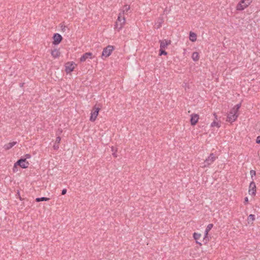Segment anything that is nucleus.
Masks as SVG:
<instances>
[{
	"label": "nucleus",
	"mask_w": 260,
	"mask_h": 260,
	"mask_svg": "<svg viewBox=\"0 0 260 260\" xmlns=\"http://www.w3.org/2000/svg\"><path fill=\"white\" fill-rule=\"evenodd\" d=\"M214 116L215 117V120L213 121V122H212L211 124V127H214V126H216L217 127V128H219L220 127V123L219 122H217L216 121V120L217 119V116L216 115V114L215 113L214 114Z\"/></svg>",
	"instance_id": "16"
},
{
	"label": "nucleus",
	"mask_w": 260,
	"mask_h": 260,
	"mask_svg": "<svg viewBox=\"0 0 260 260\" xmlns=\"http://www.w3.org/2000/svg\"><path fill=\"white\" fill-rule=\"evenodd\" d=\"M189 40L191 42H195L197 40V35L192 31L189 33Z\"/></svg>",
	"instance_id": "20"
},
{
	"label": "nucleus",
	"mask_w": 260,
	"mask_h": 260,
	"mask_svg": "<svg viewBox=\"0 0 260 260\" xmlns=\"http://www.w3.org/2000/svg\"><path fill=\"white\" fill-rule=\"evenodd\" d=\"M62 39V38L59 34H55L53 36V44L54 45H57L60 43Z\"/></svg>",
	"instance_id": "12"
},
{
	"label": "nucleus",
	"mask_w": 260,
	"mask_h": 260,
	"mask_svg": "<svg viewBox=\"0 0 260 260\" xmlns=\"http://www.w3.org/2000/svg\"><path fill=\"white\" fill-rule=\"evenodd\" d=\"M213 224H212V223H210V224H209L207 225V228H206V230H205L206 232H209V231H210L212 229V228H213Z\"/></svg>",
	"instance_id": "25"
},
{
	"label": "nucleus",
	"mask_w": 260,
	"mask_h": 260,
	"mask_svg": "<svg viewBox=\"0 0 260 260\" xmlns=\"http://www.w3.org/2000/svg\"><path fill=\"white\" fill-rule=\"evenodd\" d=\"M250 175H251V178H252L253 176H255L256 175V172L254 170H251L250 171Z\"/></svg>",
	"instance_id": "28"
},
{
	"label": "nucleus",
	"mask_w": 260,
	"mask_h": 260,
	"mask_svg": "<svg viewBox=\"0 0 260 260\" xmlns=\"http://www.w3.org/2000/svg\"><path fill=\"white\" fill-rule=\"evenodd\" d=\"M31 157V155L29 154H26L25 155V158L26 159L27 158H30Z\"/></svg>",
	"instance_id": "31"
},
{
	"label": "nucleus",
	"mask_w": 260,
	"mask_h": 260,
	"mask_svg": "<svg viewBox=\"0 0 260 260\" xmlns=\"http://www.w3.org/2000/svg\"><path fill=\"white\" fill-rule=\"evenodd\" d=\"M249 193L252 195H255L256 192V185L255 183L253 181V179H252V181L250 182L249 187Z\"/></svg>",
	"instance_id": "10"
},
{
	"label": "nucleus",
	"mask_w": 260,
	"mask_h": 260,
	"mask_svg": "<svg viewBox=\"0 0 260 260\" xmlns=\"http://www.w3.org/2000/svg\"><path fill=\"white\" fill-rule=\"evenodd\" d=\"M252 2V0H241L236 6V10H244L250 5Z\"/></svg>",
	"instance_id": "3"
},
{
	"label": "nucleus",
	"mask_w": 260,
	"mask_h": 260,
	"mask_svg": "<svg viewBox=\"0 0 260 260\" xmlns=\"http://www.w3.org/2000/svg\"><path fill=\"white\" fill-rule=\"evenodd\" d=\"M216 158L217 157L213 153H211L205 160L201 167L203 168L209 167L216 160Z\"/></svg>",
	"instance_id": "4"
},
{
	"label": "nucleus",
	"mask_w": 260,
	"mask_h": 260,
	"mask_svg": "<svg viewBox=\"0 0 260 260\" xmlns=\"http://www.w3.org/2000/svg\"><path fill=\"white\" fill-rule=\"evenodd\" d=\"M49 198L42 197V198H38L36 199V201L37 202H39L41 201H47L49 200Z\"/></svg>",
	"instance_id": "22"
},
{
	"label": "nucleus",
	"mask_w": 260,
	"mask_h": 260,
	"mask_svg": "<svg viewBox=\"0 0 260 260\" xmlns=\"http://www.w3.org/2000/svg\"><path fill=\"white\" fill-rule=\"evenodd\" d=\"M100 109H101V108L99 106L97 107L96 105H95L93 107L91 112V115L90 117V120L91 121L93 122L96 120L97 116L99 115V113Z\"/></svg>",
	"instance_id": "5"
},
{
	"label": "nucleus",
	"mask_w": 260,
	"mask_h": 260,
	"mask_svg": "<svg viewBox=\"0 0 260 260\" xmlns=\"http://www.w3.org/2000/svg\"><path fill=\"white\" fill-rule=\"evenodd\" d=\"M238 115V113L237 112L235 111V112H233V110L231 109L229 114H228L227 121L232 123L237 119Z\"/></svg>",
	"instance_id": "7"
},
{
	"label": "nucleus",
	"mask_w": 260,
	"mask_h": 260,
	"mask_svg": "<svg viewBox=\"0 0 260 260\" xmlns=\"http://www.w3.org/2000/svg\"><path fill=\"white\" fill-rule=\"evenodd\" d=\"M191 57L193 61H198L199 59V53L197 52H194L192 54Z\"/></svg>",
	"instance_id": "21"
},
{
	"label": "nucleus",
	"mask_w": 260,
	"mask_h": 260,
	"mask_svg": "<svg viewBox=\"0 0 260 260\" xmlns=\"http://www.w3.org/2000/svg\"><path fill=\"white\" fill-rule=\"evenodd\" d=\"M129 10L130 6L129 5H125L123 7V8L120 9V12L118 15H121V17H124V15L127 14Z\"/></svg>",
	"instance_id": "9"
},
{
	"label": "nucleus",
	"mask_w": 260,
	"mask_h": 260,
	"mask_svg": "<svg viewBox=\"0 0 260 260\" xmlns=\"http://www.w3.org/2000/svg\"><path fill=\"white\" fill-rule=\"evenodd\" d=\"M202 235L200 233H194L193 234V237L196 241V243L199 244L200 245H202L201 243L198 242V240L201 238Z\"/></svg>",
	"instance_id": "18"
},
{
	"label": "nucleus",
	"mask_w": 260,
	"mask_h": 260,
	"mask_svg": "<svg viewBox=\"0 0 260 260\" xmlns=\"http://www.w3.org/2000/svg\"><path fill=\"white\" fill-rule=\"evenodd\" d=\"M51 54L54 58H58L60 56V52L59 49H54L51 50Z\"/></svg>",
	"instance_id": "15"
},
{
	"label": "nucleus",
	"mask_w": 260,
	"mask_h": 260,
	"mask_svg": "<svg viewBox=\"0 0 260 260\" xmlns=\"http://www.w3.org/2000/svg\"><path fill=\"white\" fill-rule=\"evenodd\" d=\"M248 202V199L247 197L245 198L244 199V203H247Z\"/></svg>",
	"instance_id": "35"
},
{
	"label": "nucleus",
	"mask_w": 260,
	"mask_h": 260,
	"mask_svg": "<svg viewBox=\"0 0 260 260\" xmlns=\"http://www.w3.org/2000/svg\"><path fill=\"white\" fill-rule=\"evenodd\" d=\"M111 150H112V151L113 152V153H112L113 156L114 157H117V153H116L117 150H116V149H115V148H114V147H111Z\"/></svg>",
	"instance_id": "24"
},
{
	"label": "nucleus",
	"mask_w": 260,
	"mask_h": 260,
	"mask_svg": "<svg viewBox=\"0 0 260 260\" xmlns=\"http://www.w3.org/2000/svg\"><path fill=\"white\" fill-rule=\"evenodd\" d=\"M241 107V104H239L236 105L234 107L232 108V110H233V112H235V111L238 112L239 109Z\"/></svg>",
	"instance_id": "23"
},
{
	"label": "nucleus",
	"mask_w": 260,
	"mask_h": 260,
	"mask_svg": "<svg viewBox=\"0 0 260 260\" xmlns=\"http://www.w3.org/2000/svg\"><path fill=\"white\" fill-rule=\"evenodd\" d=\"M164 22L163 18L160 17L158 18V19L156 20L155 25L156 27V28H159L161 26L162 24Z\"/></svg>",
	"instance_id": "19"
},
{
	"label": "nucleus",
	"mask_w": 260,
	"mask_h": 260,
	"mask_svg": "<svg viewBox=\"0 0 260 260\" xmlns=\"http://www.w3.org/2000/svg\"><path fill=\"white\" fill-rule=\"evenodd\" d=\"M66 193H67V189H63L62 190L61 194H62V195H64V194H65Z\"/></svg>",
	"instance_id": "33"
},
{
	"label": "nucleus",
	"mask_w": 260,
	"mask_h": 260,
	"mask_svg": "<svg viewBox=\"0 0 260 260\" xmlns=\"http://www.w3.org/2000/svg\"><path fill=\"white\" fill-rule=\"evenodd\" d=\"M16 142H10L8 144H6L4 145V148L6 150H9L11 148H12L15 144H16Z\"/></svg>",
	"instance_id": "17"
},
{
	"label": "nucleus",
	"mask_w": 260,
	"mask_h": 260,
	"mask_svg": "<svg viewBox=\"0 0 260 260\" xmlns=\"http://www.w3.org/2000/svg\"><path fill=\"white\" fill-rule=\"evenodd\" d=\"M160 48L161 49H165L167 48L168 46L171 44V41L170 40H160Z\"/></svg>",
	"instance_id": "11"
},
{
	"label": "nucleus",
	"mask_w": 260,
	"mask_h": 260,
	"mask_svg": "<svg viewBox=\"0 0 260 260\" xmlns=\"http://www.w3.org/2000/svg\"><path fill=\"white\" fill-rule=\"evenodd\" d=\"M199 119V115L197 114H192L191 115L190 123L192 125H196Z\"/></svg>",
	"instance_id": "14"
},
{
	"label": "nucleus",
	"mask_w": 260,
	"mask_h": 260,
	"mask_svg": "<svg viewBox=\"0 0 260 260\" xmlns=\"http://www.w3.org/2000/svg\"><path fill=\"white\" fill-rule=\"evenodd\" d=\"M256 142L257 143L260 144V136L257 137Z\"/></svg>",
	"instance_id": "32"
},
{
	"label": "nucleus",
	"mask_w": 260,
	"mask_h": 260,
	"mask_svg": "<svg viewBox=\"0 0 260 260\" xmlns=\"http://www.w3.org/2000/svg\"><path fill=\"white\" fill-rule=\"evenodd\" d=\"M248 220L254 221L255 220V216L253 214H250L248 217Z\"/></svg>",
	"instance_id": "27"
},
{
	"label": "nucleus",
	"mask_w": 260,
	"mask_h": 260,
	"mask_svg": "<svg viewBox=\"0 0 260 260\" xmlns=\"http://www.w3.org/2000/svg\"><path fill=\"white\" fill-rule=\"evenodd\" d=\"M77 67V64L73 61L67 62L64 64L65 71L67 74H69L74 71Z\"/></svg>",
	"instance_id": "6"
},
{
	"label": "nucleus",
	"mask_w": 260,
	"mask_h": 260,
	"mask_svg": "<svg viewBox=\"0 0 260 260\" xmlns=\"http://www.w3.org/2000/svg\"><path fill=\"white\" fill-rule=\"evenodd\" d=\"M208 233L209 232H207L206 231L205 232V236H204V239H206L207 238L208 235Z\"/></svg>",
	"instance_id": "34"
},
{
	"label": "nucleus",
	"mask_w": 260,
	"mask_h": 260,
	"mask_svg": "<svg viewBox=\"0 0 260 260\" xmlns=\"http://www.w3.org/2000/svg\"><path fill=\"white\" fill-rule=\"evenodd\" d=\"M61 141V138L60 137H57L55 140V143L59 144Z\"/></svg>",
	"instance_id": "29"
},
{
	"label": "nucleus",
	"mask_w": 260,
	"mask_h": 260,
	"mask_svg": "<svg viewBox=\"0 0 260 260\" xmlns=\"http://www.w3.org/2000/svg\"><path fill=\"white\" fill-rule=\"evenodd\" d=\"M53 148L55 150H57L59 148V144L55 143L53 145Z\"/></svg>",
	"instance_id": "30"
},
{
	"label": "nucleus",
	"mask_w": 260,
	"mask_h": 260,
	"mask_svg": "<svg viewBox=\"0 0 260 260\" xmlns=\"http://www.w3.org/2000/svg\"><path fill=\"white\" fill-rule=\"evenodd\" d=\"M29 162L26 161L25 158H21L19 159L16 163L14 164L13 171L14 172L16 171V169L17 168V166H19L21 168L23 169L27 168L29 166Z\"/></svg>",
	"instance_id": "2"
},
{
	"label": "nucleus",
	"mask_w": 260,
	"mask_h": 260,
	"mask_svg": "<svg viewBox=\"0 0 260 260\" xmlns=\"http://www.w3.org/2000/svg\"><path fill=\"white\" fill-rule=\"evenodd\" d=\"M167 52L165 50V49H161L160 48L159 50V55L161 56L162 55H167Z\"/></svg>",
	"instance_id": "26"
},
{
	"label": "nucleus",
	"mask_w": 260,
	"mask_h": 260,
	"mask_svg": "<svg viewBox=\"0 0 260 260\" xmlns=\"http://www.w3.org/2000/svg\"><path fill=\"white\" fill-rule=\"evenodd\" d=\"M113 50L114 47L113 46L108 45L104 49L102 52V57H108L111 55Z\"/></svg>",
	"instance_id": "8"
},
{
	"label": "nucleus",
	"mask_w": 260,
	"mask_h": 260,
	"mask_svg": "<svg viewBox=\"0 0 260 260\" xmlns=\"http://www.w3.org/2000/svg\"><path fill=\"white\" fill-rule=\"evenodd\" d=\"M125 24V17L118 16L117 19L116 21L114 29L118 31H119L124 26Z\"/></svg>",
	"instance_id": "1"
},
{
	"label": "nucleus",
	"mask_w": 260,
	"mask_h": 260,
	"mask_svg": "<svg viewBox=\"0 0 260 260\" xmlns=\"http://www.w3.org/2000/svg\"><path fill=\"white\" fill-rule=\"evenodd\" d=\"M93 55L92 53L91 52H87L84 53L80 58V61L81 62H84L87 59L90 58L92 59L93 58Z\"/></svg>",
	"instance_id": "13"
}]
</instances>
